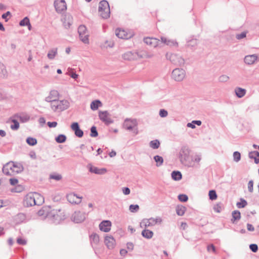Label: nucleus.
I'll use <instances>...</instances> for the list:
<instances>
[{"instance_id": "7c9ffc66", "label": "nucleus", "mask_w": 259, "mask_h": 259, "mask_svg": "<svg viewBox=\"0 0 259 259\" xmlns=\"http://www.w3.org/2000/svg\"><path fill=\"white\" fill-rule=\"evenodd\" d=\"M141 234L143 237L150 239L153 237L154 233L152 231L145 228L142 231Z\"/></svg>"}, {"instance_id": "cd10ccee", "label": "nucleus", "mask_w": 259, "mask_h": 259, "mask_svg": "<svg viewBox=\"0 0 259 259\" xmlns=\"http://www.w3.org/2000/svg\"><path fill=\"white\" fill-rule=\"evenodd\" d=\"M232 219L231 222L233 224L236 223L241 219V213L239 210H234L232 212Z\"/></svg>"}, {"instance_id": "680f3d73", "label": "nucleus", "mask_w": 259, "mask_h": 259, "mask_svg": "<svg viewBox=\"0 0 259 259\" xmlns=\"http://www.w3.org/2000/svg\"><path fill=\"white\" fill-rule=\"evenodd\" d=\"M17 242L20 245H25L26 240L21 238H18L17 239Z\"/></svg>"}, {"instance_id": "f03ea898", "label": "nucleus", "mask_w": 259, "mask_h": 259, "mask_svg": "<svg viewBox=\"0 0 259 259\" xmlns=\"http://www.w3.org/2000/svg\"><path fill=\"white\" fill-rule=\"evenodd\" d=\"M44 202V197L37 193H30L26 195L24 199V205L27 207L35 205H40Z\"/></svg>"}, {"instance_id": "72a5a7b5", "label": "nucleus", "mask_w": 259, "mask_h": 259, "mask_svg": "<svg viewBox=\"0 0 259 259\" xmlns=\"http://www.w3.org/2000/svg\"><path fill=\"white\" fill-rule=\"evenodd\" d=\"M235 92L236 96L239 98L243 97L246 93L245 90L241 88H236Z\"/></svg>"}, {"instance_id": "2f4dec72", "label": "nucleus", "mask_w": 259, "mask_h": 259, "mask_svg": "<svg viewBox=\"0 0 259 259\" xmlns=\"http://www.w3.org/2000/svg\"><path fill=\"white\" fill-rule=\"evenodd\" d=\"M8 76V72L4 64L0 62V78H5Z\"/></svg>"}, {"instance_id": "6ab92c4d", "label": "nucleus", "mask_w": 259, "mask_h": 259, "mask_svg": "<svg viewBox=\"0 0 259 259\" xmlns=\"http://www.w3.org/2000/svg\"><path fill=\"white\" fill-rule=\"evenodd\" d=\"M111 222L110 221L105 220L102 221L99 225L100 230L104 232H108L111 230Z\"/></svg>"}, {"instance_id": "774afa93", "label": "nucleus", "mask_w": 259, "mask_h": 259, "mask_svg": "<svg viewBox=\"0 0 259 259\" xmlns=\"http://www.w3.org/2000/svg\"><path fill=\"white\" fill-rule=\"evenodd\" d=\"M47 124L50 127H55L57 125V122L56 121L48 122Z\"/></svg>"}, {"instance_id": "3c124183", "label": "nucleus", "mask_w": 259, "mask_h": 259, "mask_svg": "<svg viewBox=\"0 0 259 259\" xmlns=\"http://www.w3.org/2000/svg\"><path fill=\"white\" fill-rule=\"evenodd\" d=\"M241 159L240 153L238 151H235L233 153V159L234 161L238 162Z\"/></svg>"}, {"instance_id": "393cba45", "label": "nucleus", "mask_w": 259, "mask_h": 259, "mask_svg": "<svg viewBox=\"0 0 259 259\" xmlns=\"http://www.w3.org/2000/svg\"><path fill=\"white\" fill-rule=\"evenodd\" d=\"M63 23L65 27H69L73 23V17L69 14L65 15L63 18Z\"/></svg>"}, {"instance_id": "ea45409f", "label": "nucleus", "mask_w": 259, "mask_h": 259, "mask_svg": "<svg viewBox=\"0 0 259 259\" xmlns=\"http://www.w3.org/2000/svg\"><path fill=\"white\" fill-rule=\"evenodd\" d=\"M101 105V102L99 100H95L93 101L91 104V108L93 110H97L99 105Z\"/></svg>"}, {"instance_id": "69168bd1", "label": "nucleus", "mask_w": 259, "mask_h": 259, "mask_svg": "<svg viewBox=\"0 0 259 259\" xmlns=\"http://www.w3.org/2000/svg\"><path fill=\"white\" fill-rule=\"evenodd\" d=\"M214 210L217 212H220L222 209L220 204H216L213 207Z\"/></svg>"}, {"instance_id": "79ce46f5", "label": "nucleus", "mask_w": 259, "mask_h": 259, "mask_svg": "<svg viewBox=\"0 0 259 259\" xmlns=\"http://www.w3.org/2000/svg\"><path fill=\"white\" fill-rule=\"evenodd\" d=\"M154 159L155 161L156 162V166H160L163 163V158L159 155H156L154 157Z\"/></svg>"}, {"instance_id": "4c0bfd02", "label": "nucleus", "mask_w": 259, "mask_h": 259, "mask_svg": "<svg viewBox=\"0 0 259 259\" xmlns=\"http://www.w3.org/2000/svg\"><path fill=\"white\" fill-rule=\"evenodd\" d=\"M149 146L153 149H158L160 146V142L158 140L151 141L149 143Z\"/></svg>"}, {"instance_id": "f257e3e1", "label": "nucleus", "mask_w": 259, "mask_h": 259, "mask_svg": "<svg viewBox=\"0 0 259 259\" xmlns=\"http://www.w3.org/2000/svg\"><path fill=\"white\" fill-rule=\"evenodd\" d=\"M23 170V167L21 164L13 161L7 163L3 167V173L7 176H13L22 171Z\"/></svg>"}, {"instance_id": "f3484780", "label": "nucleus", "mask_w": 259, "mask_h": 259, "mask_svg": "<svg viewBox=\"0 0 259 259\" xmlns=\"http://www.w3.org/2000/svg\"><path fill=\"white\" fill-rule=\"evenodd\" d=\"M144 42L151 47L156 48L160 45V40L154 37H146Z\"/></svg>"}, {"instance_id": "9b49d317", "label": "nucleus", "mask_w": 259, "mask_h": 259, "mask_svg": "<svg viewBox=\"0 0 259 259\" xmlns=\"http://www.w3.org/2000/svg\"><path fill=\"white\" fill-rule=\"evenodd\" d=\"M80 39L85 44L89 43V34L87 31L86 27L84 25H80L78 28Z\"/></svg>"}, {"instance_id": "0eeeda50", "label": "nucleus", "mask_w": 259, "mask_h": 259, "mask_svg": "<svg viewBox=\"0 0 259 259\" xmlns=\"http://www.w3.org/2000/svg\"><path fill=\"white\" fill-rule=\"evenodd\" d=\"M48 215V218L55 224H58L65 219V215L60 209L52 210Z\"/></svg>"}, {"instance_id": "bb28decb", "label": "nucleus", "mask_w": 259, "mask_h": 259, "mask_svg": "<svg viewBox=\"0 0 259 259\" xmlns=\"http://www.w3.org/2000/svg\"><path fill=\"white\" fill-rule=\"evenodd\" d=\"M21 122L24 123L27 122L30 119V116L25 113L17 114L14 116Z\"/></svg>"}, {"instance_id": "ddd939ff", "label": "nucleus", "mask_w": 259, "mask_h": 259, "mask_svg": "<svg viewBox=\"0 0 259 259\" xmlns=\"http://www.w3.org/2000/svg\"><path fill=\"white\" fill-rule=\"evenodd\" d=\"M60 94L58 92V91L56 90H52L50 91L48 95L46 97L45 99V101L47 102L50 103V104L52 103L55 102L59 98Z\"/></svg>"}, {"instance_id": "412c9836", "label": "nucleus", "mask_w": 259, "mask_h": 259, "mask_svg": "<svg viewBox=\"0 0 259 259\" xmlns=\"http://www.w3.org/2000/svg\"><path fill=\"white\" fill-rule=\"evenodd\" d=\"M89 171L92 172L97 175H103L107 172V169L105 168H99L97 167L89 165Z\"/></svg>"}, {"instance_id": "c03bdc74", "label": "nucleus", "mask_w": 259, "mask_h": 259, "mask_svg": "<svg viewBox=\"0 0 259 259\" xmlns=\"http://www.w3.org/2000/svg\"><path fill=\"white\" fill-rule=\"evenodd\" d=\"M12 124L11 125L10 127L12 130H17L19 128V123L17 119H12Z\"/></svg>"}, {"instance_id": "4468645a", "label": "nucleus", "mask_w": 259, "mask_h": 259, "mask_svg": "<svg viewBox=\"0 0 259 259\" xmlns=\"http://www.w3.org/2000/svg\"><path fill=\"white\" fill-rule=\"evenodd\" d=\"M67 200L71 204H78L81 202L82 196H79L74 193H70L66 195Z\"/></svg>"}, {"instance_id": "b1692460", "label": "nucleus", "mask_w": 259, "mask_h": 259, "mask_svg": "<svg viewBox=\"0 0 259 259\" xmlns=\"http://www.w3.org/2000/svg\"><path fill=\"white\" fill-rule=\"evenodd\" d=\"M257 59V56L256 54L247 55L244 57V63L247 65L253 64Z\"/></svg>"}, {"instance_id": "8fccbe9b", "label": "nucleus", "mask_w": 259, "mask_h": 259, "mask_svg": "<svg viewBox=\"0 0 259 259\" xmlns=\"http://www.w3.org/2000/svg\"><path fill=\"white\" fill-rule=\"evenodd\" d=\"M129 209L132 212H137L139 209V206L138 204H131L130 205Z\"/></svg>"}, {"instance_id": "a18cd8bd", "label": "nucleus", "mask_w": 259, "mask_h": 259, "mask_svg": "<svg viewBox=\"0 0 259 259\" xmlns=\"http://www.w3.org/2000/svg\"><path fill=\"white\" fill-rule=\"evenodd\" d=\"M26 143L30 146H34L37 144V140L32 137H28L26 139Z\"/></svg>"}, {"instance_id": "49530a36", "label": "nucleus", "mask_w": 259, "mask_h": 259, "mask_svg": "<svg viewBox=\"0 0 259 259\" xmlns=\"http://www.w3.org/2000/svg\"><path fill=\"white\" fill-rule=\"evenodd\" d=\"M240 202H238L236 204V206L238 208H244L247 205V201L243 198L240 199Z\"/></svg>"}, {"instance_id": "5701e85b", "label": "nucleus", "mask_w": 259, "mask_h": 259, "mask_svg": "<svg viewBox=\"0 0 259 259\" xmlns=\"http://www.w3.org/2000/svg\"><path fill=\"white\" fill-rule=\"evenodd\" d=\"M104 242L109 249H113L115 246V240L112 236H106Z\"/></svg>"}, {"instance_id": "58836bf2", "label": "nucleus", "mask_w": 259, "mask_h": 259, "mask_svg": "<svg viewBox=\"0 0 259 259\" xmlns=\"http://www.w3.org/2000/svg\"><path fill=\"white\" fill-rule=\"evenodd\" d=\"M90 240L92 244L93 243L97 244L99 241V237L96 234H92L90 236Z\"/></svg>"}, {"instance_id": "c756f323", "label": "nucleus", "mask_w": 259, "mask_h": 259, "mask_svg": "<svg viewBox=\"0 0 259 259\" xmlns=\"http://www.w3.org/2000/svg\"><path fill=\"white\" fill-rule=\"evenodd\" d=\"M249 157L253 159L256 164L259 163V152L256 151H251L249 153Z\"/></svg>"}, {"instance_id": "a878e982", "label": "nucleus", "mask_w": 259, "mask_h": 259, "mask_svg": "<svg viewBox=\"0 0 259 259\" xmlns=\"http://www.w3.org/2000/svg\"><path fill=\"white\" fill-rule=\"evenodd\" d=\"M115 34L118 38L121 39H127L129 37L128 34L124 30L121 29H116Z\"/></svg>"}, {"instance_id": "4d7b16f0", "label": "nucleus", "mask_w": 259, "mask_h": 259, "mask_svg": "<svg viewBox=\"0 0 259 259\" xmlns=\"http://www.w3.org/2000/svg\"><path fill=\"white\" fill-rule=\"evenodd\" d=\"M159 114L161 117L163 118L166 117L168 115V112L166 110L162 109L160 110Z\"/></svg>"}, {"instance_id": "6e6d98bb", "label": "nucleus", "mask_w": 259, "mask_h": 259, "mask_svg": "<svg viewBox=\"0 0 259 259\" xmlns=\"http://www.w3.org/2000/svg\"><path fill=\"white\" fill-rule=\"evenodd\" d=\"M178 199L181 202H186L188 199V197L185 194H180L178 196Z\"/></svg>"}, {"instance_id": "20e7f679", "label": "nucleus", "mask_w": 259, "mask_h": 259, "mask_svg": "<svg viewBox=\"0 0 259 259\" xmlns=\"http://www.w3.org/2000/svg\"><path fill=\"white\" fill-rule=\"evenodd\" d=\"M70 106V103L67 100H57L50 104V108L54 112H61L67 109Z\"/></svg>"}, {"instance_id": "13d9d810", "label": "nucleus", "mask_w": 259, "mask_h": 259, "mask_svg": "<svg viewBox=\"0 0 259 259\" xmlns=\"http://www.w3.org/2000/svg\"><path fill=\"white\" fill-rule=\"evenodd\" d=\"M50 178L56 181H59L62 179V176L59 174H55L50 175Z\"/></svg>"}, {"instance_id": "e433bc0d", "label": "nucleus", "mask_w": 259, "mask_h": 259, "mask_svg": "<svg viewBox=\"0 0 259 259\" xmlns=\"http://www.w3.org/2000/svg\"><path fill=\"white\" fill-rule=\"evenodd\" d=\"M198 40L196 38H192L187 41V45L191 48H195L198 44Z\"/></svg>"}, {"instance_id": "bf43d9fd", "label": "nucleus", "mask_w": 259, "mask_h": 259, "mask_svg": "<svg viewBox=\"0 0 259 259\" xmlns=\"http://www.w3.org/2000/svg\"><path fill=\"white\" fill-rule=\"evenodd\" d=\"M249 248L253 252H256L258 250V246L256 244H251Z\"/></svg>"}, {"instance_id": "338daca9", "label": "nucleus", "mask_w": 259, "mask_h": 259, "mask_svg": "<svg viewBox=\"0 0 259 259\" xmlns=\"http://www.w3.org/2000/svg\"><path fill=\"white\" fill-rule=\"evenodd\" d=\"M122 192L124 195L130 194L131 191L130 189L127 187L122 188Z\"/></svg>"}, {"instance_id": "1a4fd4ad", "label": "nucleus", "mask_w": 259, "mask_h": 259, "mask_svg": "<svg viewBox=\"0 0 259 259\" xmlns=\"http://www.w3.org/2000/svg\"><path fill=\"white\" fill-rule=\"evenodd\" d=\"M166 58L172 64L177 66H182L184 64V59L180 55L176 54L167 53Z\"/></svg>"}, {"instance_id": "f704fd0d", "label": "nucleus", "mask_w": 259, "mask_h": 259, "mask_svg": "<svg viewBox=\"0 0 259 259\" xmlns=\"http://www.w3.org/2000/svg\"><path fill=\"white\" fill-rule=\"evenodd\" d=\"M171 175L172 179L175 181H179L182 178V174L179 171H173Z\"/></svg>"}, {"instance_id": "09e8293b", "label": "nucleus", "mask_w": 259, "mask_h": 259, "mask_svg": "<svg viewBox=\"0 0 259 259\" xmlns=\"http://www.w3.org/2000/svg\"><path fill=\"white\" fill-rule=\"evenodd\" d=\"M209 199L211 200H213L217 199V195L215 191L212 190L209 191Z\"/></svg>"}, {"instance_id": "052dcab7", "label": "nucleus", "mask_w": 259, "mask_h": 259, "mask_svg": "<svg viewBox=\"0 0 259 259\" xmlns=\"http://www.w3.org/2000/svg\"><path fill=\"white\" fill-rule=\"evenodd\" d=\"M246 36V33L245 32H242V33L240 34H237L236 36V37L237 39H241L244 37H245Z\"/></svg>"}, {"instance_id": "dca6fc26", "label": "nucleus", "mask_w": 259, "mask_h": 259, "mask_svg": "<svg viewBox=\"0 0 259 259\" xmlns=\"http://www.w3.org/2000/svg\"><path fill=\"white\" fill-rule=\"evenodd\" d=\"M86 217L85 213L80 211H75L72 214V220L76 223H79L83 222Z\"/></svg>"}, {"instance_id": "e2e57ef3", "label": "nucleus", "mask_w": 259, "mask_h": 259, "mask_svg": "<svg viewBox=\"0 0 259 259\" xmlns=\"http://www.w3.org/2000/svg\"><path fill=\"white\" fill-rule=\"evenodd\" d=\"M8 16H11V13L9 11H8L6 13L3 14L2 16V17L3 19H5L6 22H7L8 21Z\"/></svg>"}, {"instance_id": "603ef678", "label": "nucleus", "mask_w": 259, "mask_h": 259, "mask_svg": "<svg viewBox=\"0 0 259 259\" xmlns=\"http://www.w3.org/2000/svg\"><path fill=\"white\" fill-rule=\"evenodd\" d=\"M98 135V132L96 129V127L93 126L91 128V134L90 136L92 137H96Z\"/></svg>"}, {"instance_id": "423d86ee", "label": "nucleus", "mask_w": 259, "mask_h": 259, "mask_svg": "<svg viewBox=\"0 0 259 259\" xmlns=\"http://www.w3.org/2000/svg\"><path fill=\"white\" fill-rule=\"evenodd\" d=\"M190 151L188 147H183L181 149L179 154V158L181 162L183 164L187 165L188 166L192 165L189 161Z\"/></svg>"}, {"instance_id": "f8f14e48", "label": "nucleus", "mask_w": 259, "mask_h": 259, "mask_svg": "<svg viewBox=\"0 0 259 259\" xmlns=\"http://www.w3.org/2000/svg\"><path fill=\"white\" fill-rule=\"evenodd\" d=\"M99 117L106 125H109L114 122V120L111 118L110 114L107 111H99Z\"/></svg>"}, {"instance_id": "7ed1b4c3", "label": "nucleus", "mask_w": 259, "mask_h": 259, "mask_svg": "<svg viewBox=\"0 0 259 259\" xmlns=\"http://www.w3.org/2000/svg\"><path fill=\"white\" fill-rule=\"evenodd\" d=\"M153 56L152 55H149L145 51L133 52L128 51L122 55V57L125 60H134L140 58H149Z\"/></svg>"}, {"instance_id": "473e14b6", "label": "nucleus", "mask_w": 259, "mask_h": 259, "mask_svg": "<svg viewBox=\"0 0 259 259\" xmlns=\"http://www.w3.org/2000/svg\"><path fill=\"white\" fill-rule=\"evenodd\" d=\"M19 25L21 26H27L28 29L30 30L31 28V24L30 23L29 19L27 17H25L22 19L19 23Z\"/></svg>"}, {"instance_id": "a211bd4d", "label": "nucleus", "mask_w": 259, "mask_h": 259, "mask_svg": "<svg viewBox=\"0 0 259 259\" xmlns=\"http://www.w3.org/2000/svg\"><path fill=\"white\" fill-rule=\"evenodd\" d=\"M137 125L136 119H126L123 123V127L128 131L132 130Z\"/></svg>"}, {"instance_id": "0e129e2a", "label": "nucleus", "mask_w": 259, "mask_h": 259, "mask_svg": "<svg viewBox=\"0 0 259 259\" xmlns=\"http://www.w3.org/2000/svg\"><path fill=\"white\" fill-rule=\"evenodd\" d=\"M207 249L209 252L212 251L213 252H215V248L213 244L208 245Z\"/></svg>"}, {"instance_id": "c9c22d12", "label": "nucleus", "mask_w": 259, "mask_h": 259, "mask_svg": "<svg viewBox=\"0 0 259 259\" xmlns=\"http://www.w3.org/2000/svg\"><path fill=\"white\" fill-rule=\"evenodd\" d=\"M186 211V207L182 205H178L176 207L177 214L179 216H182L184 214Z\"/></svg>"}, {"instance_id": "6e6552de", "label": "nucleus", "mask_w": 259, "mask_h": 259, "mask_svg": "<svg viewBox=\"0 0 259 259\" xmlns=\"http://www.w3.org/2000/svg\"><path fill=\"white\" fill-rule=\"evenodd\" d=\"M162 220L161 218L157 217L156 218H151L149 219H143L140 223V226L141 228H146L149 227L154 226L158 224H160Z\"/></svg>"}, {"instance_id": "2eb2a0df", "label": "nucleus", "mask_w": 259, "mask_h": 259, "mask_svg": "<svg viewBox=\"0 0 259 259\" xmlns=\"http://www.w3.org/2000/svg\"><path fill=\"white\" fill-rule=\"evenodd\" d=\"M54 5L56 12L60 13L67 9V6L65 0H55Z\"/></svg>"}, {"instance_id": "aec40b11", "label": "nucleus", "mask_w": 259, "mask_h": 259, "mask_svg": "<svg viewBox=\"0 0 259 259\" xmlns=\"http://www.w3.org/2000/svg\"><path fill=\"white\" fill-rule=\"evenodd\" d=\"M71 129L74 132L75 135L76 137L81 138L83 135V131L80 129L79 124L77 122H73L71 125Z\"/></svg>"}, {"instance_id": "de8ad7c7", "label": "nucleus", "mask_w": 259, "mask_h": 259, "mask_svg": "<svg viewBox=\"0 0 259 259\" xmlns=\"http://www.w3.org/2000/svg\"><path fill=\"white\" fill-rule=\"evenodd\" d=\"M25 219V215L24 213H19L16 217L15 220L17 223H19L22 222Z\"/></svg>"}, {"instance_id": "4be33fe9", "label": "nucleus", "mask_w": 259, "mask_h": 259, "mask_svg": "<svg viewBox=\"0 0 259 259\" xmlns=\"http://www.w3.org/2000/svg\"><path fill=\"white\" fill-rule=\"evenodd\" d=\"M162 43L169 47L178 46V43L176 40L168 39L165 37H161L160 45Z\"/></svg>"}, {"instance_id": "c85d7f7f", "label": "nucleus", "mask_w": 259, "mask_h": 259, "mask_svg": "<svg viewBox=\"0 0 259 259\" xmlns=\"http://www.w3.org/2000/svg\"><path fill=\"white\" fill-rule=\"evenodd\" d=\"M58 54V49L57 48H53L50 49L47 54V57L50 60H53Z\"/></svg>"}, {"instance_id": "5fc2aeb1", "label": "nucleus", "mask_w": 259, "mask_h": 259, "mask_svg": "<svg viewBox=\"0 0 259 259\" xmlns=\"http://www.w3.org/2000/svg\"><path fill=\"white\" fill-rule=\"evenodd\" d=\"M247 188L248 191L252 193L253 191V180H250L247 184Z\"/></svg>"}, {"instance_id": "37998d69", "label": "nucleus", "mask_w": 259, "mask_h": 259, "mask_svg": "<svg viewBox=\"0 0 259 259\" xmlns=\"http://www.w3.org/2000/svg\"><path fill=\"white\" fill-rule=\"evenodd\" d=\"M50 212L48 210L47 207H43L41 209L39 210L38 211V214L39 216H45L48 218V214Z\"/></svg>"}, {"instance_id": "864d4df0", "label": "nucleus", "mask_w": 259, "mask_h": 259, "mask_svg": "<svg viewBox=\"0 0 259 259\" xmlns=\"http://www.w3.org/2000/svg\"><path fill=\"white\" fill-rule=\"evenodd\" d=\"M229 79V77L227 75H222L219 77V81L220 82H226Z\"/></svg>"}, {"instance_id": "9d476101", "label": "nucleus", "mask_w": 259, "mask_h": 259, "mask_svg": "<svg viewBox=\"0 0 259 259\" xmlns=\"http://www.w3.org/2000/svg\"><path fill=\"white\" fill-rule=\"evenodd\" d=\"M185 71L182 68H176L171 73V77L177 81H182L185 77Z\"/></svg>"}, {"instance_id": "a19ab883", "label": "nucleus", "mask_w": 259, "mask_h": 259, "mask_svg": "<svg viewBox=\"0 0 259 259\" xmlns=\"http://www.w3.org/2000/svg\"><path fill=\"white\" fill-rule=\"evenodd\" d=\"M55 140L58 143H63L66 141V137L64 135L60 134L56 137Z\"/></svg>"}, {"instance_id": "39448f33", "label": "nucleus", "mask_w": 259, "mask_h": 259, "mask_svg": "<svg viewBox=\"0 0 259 259\" xmlns=\"http://www.w3.org/2000/svg\"><path fill=\"white\" fill-rule=\"evenodd\" d=\"M98 10L102 18L108 19L110 17V6L107 1L103 0L99 3Z\"/></svg>"}]
</instances>
